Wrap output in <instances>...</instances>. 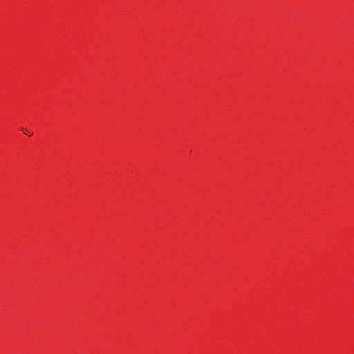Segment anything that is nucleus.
<instances>
[{
	"instance_id": "1",
	"label": "nucleus",
	"mask_w": 354,
	"mask_h": 354,
	"mask_svg": "<svg viewBox=\"0 0 354 354\" xmlns=\"http://www.w3.org/2000/svg\"><path fill=\"white\" fill-rule=\"evenodd\" d=\"M25 133H27V131H25L24 129H22Z\"/></svg>"
}]
</instances>
